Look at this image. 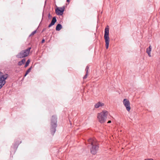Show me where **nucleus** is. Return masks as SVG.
Returning <instances> with one entry per match:
<instances>
[{
    "mask_svg": "<svg viewBox=\"0 0 160 160\" xmlns=\"http://www.w3.org/2000/svg\"><path fill=\"white\" fill-rule=\"evenodd\" d=\"M88 142L89 145L88 146V147L90 148L91 153L93 155H95L97 152L99 148L98 144L95 138H90Z\"/></svg>",
    "mask_w": 160,
    "mask_h": 160,
    "instance_id": "nucleus-1",
    "label": "nucleus"
},
{
    "mask_svg": "<svg viewBox=\"0 0 160 160\" xmlns=\"http://www.w3.org/2000/svg\"><path fill=\"white\" fill-rule=\"evenodd\" d=\"M152 50L151 46L150 45L149 47V48H147L146 49V52L147 53H149L151 52V51Z\"/></svg>",
    "mask_w": 160,
    "mask_h": 160,
    "instance_id": "nucleus-13",
    "label": "nucleus"
},
{
    "mask_svg": "<svg viewBox=\"0 0 160 160\" xmlns=\"http://www.w3.org/2000/svg\"><path fill=\"white\" fill-rule=\"evenodd\" d=\"M28 74V73H27L26 72V73H25V75H24V77H26V75H27Z\"/></svg>",
    "mask_w": 160,
    "mask_h": 160,
    "instance_id": "nucleus-24",
    "label": "nucleus"
},
{
    "mask_svg": "<svg viewBox=\"0 0 160 160\" xmlns=\"http://www.w3.org/2000/svg\"><path fill=\"white\" fill-rule=\"evenodd\" d=\"M55 11L56 13L58 15H62L63 14V13L60 10V9L58 8L56 9Z\"/></svg>",
    "mask_w": 160,
    "mask_h": 160,
    "instance_id": "nucleus-9",
    "label": "nucleus"
},
{
    "mask_svg": "<svg viewBox=\"0 0 160 160\" xmlns=\"http://www.w3.org/2000/svg\"><path fill=\"white\" fill-rule=\"evenodd\" d=\"M109 26H107L105 29V33L104 35V38L105 42V46L107 49H108V48L110 41V38L109 37Z\"/></svg>",
    "mask_w": 160,
    "mask_h": 160,
    "instance_id": "nucleus-4",
    "label": "nucleus"
},
{
    "mask_svg": "<svg viewBox=\"0 0 160 160\" xmlns=\"http://www.w3.org/2000/svg\"><path fill=\"white\" fill-rule=\"evenodd\" d=\"M70 0H67V2H69Z\"/></svg>",
    "mask_w": 160,
    "mask_h": 160,
    "instance_id": "nucleus-27",
    "label": "nucleus"
},
{
    "mask_svg": "<svg viewBox=\"0 0 160 160\" xmlns=\"http://www.w3.org/2000/svg\"><path fill=\"white\" fill-rule=\"evenodd\" d=\"M8 74H4L2 72H0V83H3L4 85L6 83L5 80L8 77Z\"/></svg>",
    "mask_w": 160,
    "mask_h": 160,
    "instance_id": "nucleus-6",
    "label": "nucleus"
},
{
    "mask_svg": "<svg viewBox=\"0 0 160 160\" xmlns=\"http://www.w3.org/2000/svg\"><path fill=\"white\" fill-rule=\"evenodd\" d=\"M149 57H151V52L147 53Z\"/></svg>",
    "mask_w": 160,
    "mask_h": 160,
    "instance_id": "nucleus-21",
    "label": "nucleus"
},
{
    "mask_svg": "<svg viewBox=\"0 0 160 160\" xmlns=\"http://www.w3.org/2000/svg\"><path fill=\"white\" fill-rule=\"evenodd\" d=\"M108 112L106 111H103L98 114L97 118L99 121L101 123L104 122L107 118Z\"/></svg>",
    "mask_w": 160,
    "mask_h": 160,
    "instance_id": "nucleus-3",
    "label": "nucleus"
},
{
    "mask_svg": "<svg viewBox=\"0 0 160 160\" xmlns=\"http://www.w3.org/2000/svg\"><path fill=\"white\" fill-rule=\"evenodd\" d=\"M62 28V25L60 24H58L56 26V29L57 31H59Z\"/></svg>",
    "mask_w": 160,
    "mask_h": 160,
    "instance_id": "nucleus-11",
    "label": "nucleus"
},
{
    "mask_svg": "<svg viewBox=\"0 0 160 160\" xmlns=\"http://www.w3.org/2000/svg\"><path fill=\"white\" fill-rule=\"evenodd\" d=\"M25 59L23 58L21 61L19 62L18 63V64L19 66H21L22 64H24L25 62Z\"/></svg>",
    "mask_w": 160,
    "mask_h": 160,
    "instance_id": "nucleus-12",
    "label": "nucleus"
},
{
    "mask_svg": "<svg viewBox=\"0 0 160 160\" xmlns=\"http://www.w3.org/2000/svg\"><path fill=\"white\" fill-rule=\"evenodd\" d=\"M88 75V73H86V75L84 76V77L83 78L84 79H86L87 78Z\"/></svg>",
    "mask_w": 160,
    "mask_h": 160,
    "instance_id": "nucleus-19",
    "label": "nucleus"
},
{
    "mask_svg": "<svg viewBox=\"0 0 160 160\" xmlns=\"http://www.w3.org/2000/svg\"><path fill=\"white\" fill-rule=\"evenodd\" d=\"M48 18H50V12H49L48 13Z\"/></svg>",
    "mask_w": 160,
    "mask_h": 160,
    "instance_id": "nucleus-22",
    "label": "nucleus"
},
{
    "mask_svg": "<svg viewBox=\"0 0 160 160\" xmlns=\"http://www.w3.org/2000/svg\"><path fill=\"white\" fill-rule=\"evenodd\" d=\"M31 48H28L26 49L21 51L16 55V57L19 58H22L26 57L29 55Z\"/></svg>",
    "mask_w": 160,
    "mask_h": 160,
    "instance_id": "nucleus-5",
    "label": "nucleus"
},
{
    "mask_svg": "<svg viewBox=\"0 0 160 160\" xmlns=\"http://www.w3.org/2000/svg\"><path fill=\"white\" fill-rule=\"evenodd\" d=\"M4 85H3V83H0V89H1Z\"/></svg>",
    "mask_w": 160,
    "mask_h": 160,
    "instance_id": "nucleus-20",
    "label": "nucleus"
},
{
    "mask_svg": "<svg viewBox=\"0 0 160 160\" xmlns=\"http://www.w3.org/2000/svg\"><path fill=\"white\" fill-rule=\"evenodd\" d=\"M30 59H28V61H27V62H26V64H25V66H24V67H25V68H26V67H27L28 66L29 64V63H30Z\"/></svg>",
    "mask_w": 160,
    "mask_h": 160,
    "instance_id": "nucleus-14",
    "label": "nucleus"
},
{
    "mask_svg": "<svg viewBox=\"0 0 160 160\" xmlns=\"http://www.w3.org/2000/svg\"><path fill=\"white\" fill-rule=\"evenodd\" d=\"M56 21L57 20L56 17H53L52 20V22H51V26L54 25L55 23L56 22Z\"/></svg>",
    "mask_w": 160,
    "mask_h": 160,
    "instance_id": "nucleus-10",
    "label": "nucleus"
},
{
    "mask_svg": "<svg viewBox=\"0 0 160 160\" xmlns=\"http://www.w3.org/2000/svg\"><path fill=\"white\" fill-rule=\"evenodd\" d=\"M58 8L60 9V10L63 13L64 10V7H62L60 8Z\"/></svg>",
    "mask_w": 160,
    "mask_h": 160,
    "instance_id": "nucleus-16",
    "label": "nucleus"
},
{
    "mask_svg": "<svg viewBox=\"0 0 160 160\" xmlns=\"http://www.w3.org/2000/svg\"><path fill=\"white\" fill-rule=\"evenodd\" d=\"M45 41V40L44 39H43L42 40V43H43Z\"/></svg>",
    "mask_w": 160,
    "mask_h": 160,
    "instance_id": "nucleus-23",
    "label": "nucleus"
},
{
    "mask_svg": "<svg viewBox=\"0 0 160 160\" xmlns=\"http://www.w3.org/2000/svg\"><path fill=\"white\" fill-rule=\"evenodd\" d=\"M111 121H109L108 122V123H111Z\"/></svg>",
    "mask_w": 160,
    "mask_h": 160,
    "instance_id": "nucleus-25",
    "label": "nucleus"
},
{
    "mask_svg": "<svg viewBox=\"0 0 160 160\" xmlns=\"http://www.w3.org/2000/svg\"><path fill=\"white\" fill-rule=\"evenodd\" d=\"M123 102L124 105L126 108L127 110L128 111H129L131 108L129 101L127 99H124L123 100Z\"/></svg>",
    "mask_w": 160,
    "mask_h": 160,
    "instance_id": "nucleus-7",
    "label": "nucleus"
},
{
    "mask_svg": "<svg viewBox=\"0 0 160 160\" xmlns=\"http://www.w3.org/2000/svg\"><path fill=\"white\" fill-rule=\"evenodd\" d=\"M37 31V30L33 31L29 35V37H31V36H33L36 32Z\"/></svg>",
    "mask_w": 160,
    "mask_h": 160,
    "instance_id": "nucleus-15",
    "label": "nucleus"
},
{
    "mask_svg": "<svg viewBox=\"0 0 160 160\" xmlns=\"http://www.w3.org/2000/svg\"><path fill=\"white\" fill-rule=\"evenodd\" d=\"M48 27L50 28V23L48 25Z\"/></svg>",
    "mask_w": 160,
    "mask_h": 160,
    "instance_id": "nucleus-26",
    "label": "nucleus"
},
{
    "mask_svg": "<svg viewBox=\"0 0 160 160\" xmlns=\"http://www.w3.org/2000/svg\"><path fill=\"white\" fill-rule=\"evenodd\" d=\"M32 68V67H30L27 71L26 72L28 73L31 71Z\"/></svg>",
    "mask_w": 160,
    "mask_h": 160,
    "instance_id": "nucleus-17",
    "label": "nucleus"
},
{
    "mask_svg": "<svg viewBox=\"0 0 160 160\" xmlns=\"http://www.w3.org/2000/svg\"><path fill=\"white\" fill-rule=\"evenodd\" d=\"M57 119V117L55 115H52L51 118V134L52 135H53L56 131Z\"/></svg>",
    "mask_w": 160,
    "mask_h": 160,
    "instance_id": "nucleus-2",
    "label": "nucleus"
},
{
    "mask_svg": "<svg viewBox=\"0 0 160 160\" xmlns=\"http://www.w3.org/2000/svg\"><path fill=\"white\" fill-rule=\"evenodd\" d=\"M88 69H89V67L88 66H87L86 67V69H85V71H86L87 73H88Z\"/></svg>",
    "mask_w": 160,
    "mask_h": 160,
    "instance_id": "nucleus-18",
    "label": "nucleus"
},
{
    "mask_svg": "<svg viewBox=\"0 0 160 160\" xmlns=\"http://www.w3.org/2000/svg\"><path fill=\"white\" fill-rule=\"evenodd\" d=\"M104 103L100 102H99L95 105V107L96 108H98L100 107H102L104 105Z\"/></svg>",
    "mask_w": 160,
    "mask_h": 160,
    "instance_id": "nucleus-8",
    "label": "nucleus"
}]
</instances>
